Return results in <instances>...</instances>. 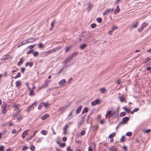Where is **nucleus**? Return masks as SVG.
<instances>
[{"label": "nucleus", "mask_w": 151, "mask_h": 151, "mask_svg": "<svg viewBox=\"0 0 151 151\" xmlns=\"http://www.w3.org/2000/svg\"><path fill=\"white\" fill-rule=\"evenodd\" d=\"M58 143L59 144V146L61 147H64L65 146V143L61 144L59 143V142H58Z\"/></svg>", "instance_id": "nucleus-36"}, {"label": "nucleus", "mask_w": 151, "mask_h": 151, "mask_svg": "<svg viewBox=\"0 0 151 151\" xmlns=\"http://www.w3.org/2000/svg\"><path fill=\"white\" fill-rule=\"evenodd\" d=\"M88 111V108L86 107H85L82 112V114H83L87 112Z\"/></svg>", "instance_id": "nucleus-26"}, {"label": "nucleus", "mask_w": 151, "mask_h": 151, "mask_svg": "<svg viewBox=\"0 0 151 151\" xmlns=\"http://www.w3.org/2000/svg\"><path fill=\"white\" fill-rule=\"evenodd\" d=\"M99 91L101 93H104L106 91V90L105 88H103L99 89Z\"/></svg>", "instance_id": "nucleus-33"}, {"label": "nucleus", "mask_w": 151, "mask_h": 151, "mask_svg": "<svg viewBox=\"0 0 151 151\" xmlns=\"http://www.w3.org/2000/svg\"><path fill=\"white\" fill-rule=\"evenodd\" d=\"M66 82V81L65 79H63L61 80V81L59 82V85H62L63 84Z\"/></svg>", "instance_id": "nucleus-23"}, {"label": "nucleus", "mask_w": 151, "mask_h": 151, "mask_svg": "<svg viewBox=\"0 0 151 151\" xmlns=\"http://www.w3.org/2000/svg\"><path fill=\"white\" fill-rule=\"evenodd\" d=\"M29 131V130H27L24 131L22 134V138L23 139H24L25 137V136L27 135L28 134V132Z\"/></svg>", "instance_id": "nucleus-15"}, {"label": "nucleus", "mask_w": 151, "mask_h": 151, "mask_svg": "<svg viewBox=\"0 0 151 151\" xmlns=\"http://www.w3.org/2000/svg\"><path fill=\"white\" fill-rule=\"evenodd\" d=\"M145 61L144 62V63H147L148 61L151 60V58L147 57L145 59Z\"/></svg>", "instance_id": "nucleus-43"}, {"label": "nucleus", "mask_w": 151, "mask_h": 151, "mask_svg": "<svg viewBox=\"0 0 151 151\" xmlns=\"http://www.w3.org/2000/svg\"><path fill=\"white\" fill-rule=\"evenodd\" d=\"M71 48V46L69 47H65V51L66 52H67L69 50H70Z\"/></svg>", "instance_id": "nucleus-35"}, {"label": "nucleus", "mask_w": 151, "mask_h": 151, "mask_svg": "<svg viewBox=\"0 0 151 151\" xmlns=\"http://www.w3.org/2000/svg\"><path fill=\"white\" fill-rule=\"evenodd\" d=\"M151 132V130L150 129H149L146 130H144V132L145 133H150Z\"/></svg>", "instance_id": "nucleus-47"}, {"label": "nucleus", "mask_w": 151, "mask_h": 151, "mask_svg": "<svg viewBox=\"0 0 151 151\" xmlns=\"http://www.w3.org/2000/svg\"><path fill=\"white\" fill-rule=\"evenodd\" d=\"M49 81L47 80L45 81L43 85L39 87V89H41L47 87L48 86Z\"/></svg>", "instance_id": "nucleus-6"}, {"label": "nucleus", "mask_w": 151, "mask_h": 151, "mask_svg": "<svg viewBox=\"0 0 151 151\" xmlns=\"http://www.w3.org/2000/svg\"><path fill=\"white\" fill-rule=\"evenodd\" d=\"M55 23V21H52L51 22V27H53Z\"/></svg>", "instance_id": "nucleus-61"}, {"label": "nucleus", "mask_w": 151, "mask_h": 151, "mask_svg": "<svg viewBox=\"0 0 151 151\" xmlns=\"http://www.w3.org/2000/svg\"><path fill=\"white\" fill-rule=\"evenodd\" d=\"M38 130H35L34 132V133H33V134L32 135V136L33 137H34L35 135V134L36 133H37L38 132Z\"/></svg>", "instance_id": "nucleus-60"}, {"label": "nucleus", "mask_w": 151, "mask_h": 151, "mask_svg": "<svg viewBox=\"0 0 151 151\" xmlns=\"http://www.w3.org/2000/svg\"><path fill=\"white\" fill-rule=\"evenodd\" d=\"M125 137L124 136H123L121 137L120 141L121 142H123L125 141Z\"/></svg>", "instance_id": "nucleus-38"}, {"label": "nucleus", "mask_w": 151, "mask_h": 151, "mask_svg": "<svg viewBox=\"0 0 151 151\" xmlns=\"http://www.w3.org/2000/svg\"><path fill=\"white\" fill-rule=\"evenodd\" d=\"M70 105H67L65 106H64L60 108L58 111H60L62 113L64 112L67 109V108Z\"/></svg>", "instance_id": "nucleus-7"}, {"label": "nucleus", "mask_w": 151, "mask_h": 151, "mask_svg": "<svg viewBox=\"0 0 151 151\" xmlns=\"http://www.w3.org/2000/svg\"><path fill=\"white\" fill-rule=\"evenodd\" d=\"M4 147L3 146H0V151H4Z\"/></svg>", "instance_id": "nucleus-58"}, {"label": "nucleus", "mask_w": 151, "mask_h": 151, "mask_svg": "<svg viewBox=\"0 0 151 151\" xmlns=\"http://www.w3.org/2000/svg\"><path fill=\"white\" fill-rule=\"evenodd\" d=\"M88 8H87V9H88V10H89L91 9V8H92V6H91V3L89 2L88 3Z\"/></svg>", "instance_id": "nucleus-45"}, {"label": "nucleus", "mask_w": 151, "mask_h": 151, "mask_svg": "<svg viewBox=\"0 0 151 151\" xmlns=\"http://www.w3.org/2000/svg\"><path fill=\"white\" fill-rule=\"evenodd\" d=\"M2 109L1 111L4 114H5L7 111L6 109L7 106L6 103H3L1 106Z\"/></svg>", "instance_id": "nucleus-5"}, {"label": "nucleus", "mask_w": 151, "mask_h": 151, "mask_svg": "<svg viewBox=\"0 0 151 151\" xmlns=\"http://www.w3.org/2000/svg\"><path fill=\"white\" fill-rule=\"evenodd\" d=\"M21 106V105L19 104H14V106H13L14 108V110H16L17 109H19V108Z\"/></svg>", "instance_id": "nucleus-14"}, {"label": "nucleus", "mask_w": 151, "mask_h": 151, "mask_svg": "<svg viewBox=\"0 0 151 151\" xmlns=\"http://www.w3.org/2000/svg\"><path fill=\"white\" fill-rule=\"evenodd\" d=\"M37 105V102L36 101H35L27 107V111L29 112L31 110L33 109L34 107L35 106Z\"/></svg>", "instance_id": "nucleus-3"}, {"label": "nucleus", "mask_w": 151, "mask_h": 151, "mask_svg": "<svg viewBox=\"0 0 151 151\" xmlns=\"http://www.w3.org/2000/svg\"><path fill=\"white\" fill-rule=\"evenodd\" d=\"M20 70L22 73H24L25 70V68L24 67H22L21 68Z\"/></svg>", "instance_id": "nucleus-54"}, {"label": "nucleus", "mask_w": 151, "mask_h": 151, "mask_svg": "<svg viewBox=\"0 0 151 151\" xmlns=\"http://www.w3.org/2000/svg\"><path fill=\"white\" fill-rule=\"evenodd\" d=\"M126 115V113L124 112H121L120 114V116L121 117H122Z\"/></svg>", "instance_id": "nucleus-40"}, {"label": "nucleus", "mask_w": 151, "mask_h": 151, "mask_svg": "<svg viewBox=\"0 0 151 151\" xmlns=\"http://www.w3.org/2000/svg\"><path fill=\"white\" fill-rule=\"evenodd\" d=\"M28 89L29 90L30 92L29 93V95L30 96H32L33 95H34L35 94L34 93V91L31 90V89L29 87H28Z\"/></svg>", "instance_id": "nucleus-19"}, {"label": "nucleus", "mask_w": 151, "mask_h": 151, "mask_svg": "<svg viewBox=\"0 0 151 151\" xmlns=\"http://www.w3.org/2000/svg\"><path fill=\"white\" fill-rule=\"evenodd\" d=\"M114 10V9H107L103 13V15L105 16L108 14L110 12H112Z\"/></svg>", "instance_id": "nucleus-8"}, {"label": "nucleus", "mask_w": 151, "mask_h": 151, "mask_svg": "<svg viewBox=\"0 0 151 151\" xmlns=\"http://www.w3.org/2000/svg\"><path fill=\"white\" fill-rule=\"evenodd\" d=\"M49 116V115L47 114H45L44 115H43L42 117H41V119L43 120H44L48 118Z\"/></svg>", "instance_id": "nucleus-13"}, {"label": "nucleus", "mask_w": 151, "mask_h": 151, "mask_svg": "<svg viewBox=\"0 0 151 151\" xmlns=\"http://www.w3.org/2000/svg\"><path fill=\"white\" fill-rule=\"evenodd\" d=\"M78 53L77 52H74L72 53L70 56H69L65 59L64 61L65 63H66L70 61L74 57L75 55H77Z\"/></svg>", "instance_id": "nucleus-2"}, {"label": "nucleus", "mask_w": 151, "mask_h": 151, "mask_svg": "<svg viewBox=\"0 0 151 151\" xmlns=\"http://www.w3.org/2000/svg\"><path fill=\"white\" fill-rule=\"evenodd\" d=\"M30 149L32 151H34L35 150V147L33 145H31L30 147Z\"/></svg>", "instance_id": "nucleus-41"}, {"label": "nucleus", "mask_w": 151, "mask_h": 151, "mask_svg": "<svg viewBox=\"0 0 151 151\" xmlns=\"http://www.w3.org/2000/svg\"><path fill=\"white\" fill-rule=\"evenodd\" d=\"M138 25V22H137L135 24L133 25L132 27V28L137 27Z\"/></svg>", "instance_id": "nucleus-46"}, {"label": "nucleus", "mask_w": 151, "mask_h": 151, "mask_svg": "<svg viewBox=\"0 0 151 151\" xmlns=\"http://www.w3.org/2000/svg\"><path fill=\"white\" fill-rule=\"evenodd\" d=\"M15 83L16 87H20L22 85V83L20 81H17Z\"/></svg>", "instance_id": "nucleus-18"}, {"label": "nucleus", "mask_w": 151, "mask_h": 151, "mask_svg": "<svg viewBox=\"0 0 151 151\" xmlns=\"http://www.w3.org/2000/svg\"><path fill=\"white\" fill-rule=\"evenodd\" d=\"M119 99L122 102H127V101L125 99V98L123 96H119Z\"/></svg>", "instance_id": "nucleus-12"}, {"label": "nucleus", "mask_w": 151, "mask_h": 151, "mask_svg": "<svg viewBox=\"0 0 151 151\" xmlns=\"http://www.w3.org/2000/svg\"><path fill=\"white\" fill-rule=\"evenodd\" d=\"M73 116V113L72 112H70L69 114L68 115V118L69 119H72Z\"/></svg>", "instance_id": "nucleus-25"}, {"label": "nucleus", "mask_w": 151, "mask_h": 151, "mask_svg": "<svg viewBox=\"0 0 151 151\" xmlns=\"http://www.w3.org/2000/svg\"><path fill=\"white\" fill-rule=\"evenodd\" d=\"M86 133V132L84 130H83L81 131V135H84Z\"/></svg>", "instance_id": "nucleus-59"}, {"label": "nucleus", "mask_w": 151, "mask_h": 151, "mask_svg": "<svg viewBox=\"0 0 151 151\" xmlns=\"http://www.w3.org/2000/svg\"><path fill=\"white\" fill-rule=\"evenodd\" d=\"M36 45V44H35L34 45H31L29 46V47H28V48H29L30 49H32L34 47H35V46Z\"/></svg>", "instance_id": "nucleus-51"}, {"label": "nucleus", "mask_w": 151, "mask_h": 151, "mask_svg": "<svg viewBox=\"0 0 151 151\" xmlns=\"http://www.w3.org/2000/svg\"><path fill=\"white\" fill-rule=\"evenodd\" d=\"M28 148V147L25 146H23L22 148V150H25L27 149Z\"/></svg>", "instance_id": "nucleus-63"}, {"label": "nucleus", "mask_w": 151, "mask_h": 151, "mask_svg": "<svg viewBox=\"0 0 151 151\" xmlns=\"http://www.w3.org/2000/svg\"><path fill=\"white\" fill-rule=\"evenodd\" d=\"M86 46V44H83L81 45L80 46V48H81L82 49H83Z\"/></svg>", "instance_id": "nucleus-39"}, {"label": "nucleus", "mask_w": 151, "mask_h": 151, "mask_svg": "<svg viewBox=\"0 0 151 151\" xmlns=\"http://www.w3.org/2000/svg\"><path fill=\"white\" fill-rule=\"evenodd\" d=\"M51 129L52 131V133L53 134V135H55L56 134V132H55V130H54L53 127H52L51 128Z\"/></svg>", "instance_id": "nucleus-53"}, {"label": "nucleus", "mask_w": 151, "mask_h": 151, "mask_svg": "<svg viewBox=\"0 0 151 151\" xmlns=\"http://www.w3.org/2000/svg\"><path fill=\"white\" fill-rule=\"evenodd\" d=\"M42 103H43V106H44L45 108H47L50 105L49 104H48L47 103H45L44 102H42Z\"/></svg>", "instance_id": "nucleus-31"}, {"label": "nucleus", "mask_w": 151, "mask_h": 151, "mask_svg": "<svg viewBox=\"0 0 151 151\" xmlns=\"http://www.w3.org/2000/svg\"><path fill=\"white\" fill-rule=\"evenodd\" d=\"M148 23L144 22L142 24L141 27L144 29L145 27L148 25Z\"/></svg>", "instance_id": "nucleus-32"}, {"label": "nucleus", "mask_w": 151, "mask_h": 151, "mask_svg": "<svg viewBox=\"0 0 151 151\" xmlns=\"http://www.w3.org/2000/svg\"><path fill=\"white\" fill-rule=\"evenodd\" d=\"M121 82V81L120 80H117L116 81V83L117 84L119 85L120 83Z\"/></svg>", "instance_id": "nucleus-64"}, {"label": "nucleus", "mask_w": 151, "mask_h": 151, "mask_svg": "<svg viewBox=\"0 0 151 151\" xmlns=\"http://www.w3.org/2000/svg\"><path fill=\"white\" fill-rule=\"evenodd\" d=\"M36 40L35 38L31 37L30 38L27 39V41L29 43H32L34 42Z\"/></svg>", "instance_id": "nucleus-11"}, {"label": "nucleus", "mask_w": 151, "mask_h": 151, "mask_svg": "<svg viewBox=\"0 0 151 151\" xmlns=\"http://www.w3.org/2000/svg\"><path fill=\"white\" fill-rule=\"evenodd\" d=\"M96 24L95 23H93L91 24V28H95L96 27Z\"/></svg>", "instance_id": "nucleus-50"}, {"label": "nucleus", "mask_w": 151, "mask_h": 151, "mask_svg": "<svg viewBox=\"0 0 151 151\" xmlns=\"http://www.w3.org/2000/svg\"><path fill=\"white\" fill-rule=\"evenodd\" d=\"M17 132L16 129H14L12 130V134H15L16 133L17 134Z\"/></svg>", "instance_id": "nucleus-55"}, {"label": "nucleus", "mask_w": 151, "mask_h": 151, "mask_svg": "<svg viewBox=\"0 0 151 151\" xmlns=\"http://www.w3.org/2000/svg\"><path fill=\"white\" fill-rule=\"evenodd\" d=\"M23 117V115H21L17 118V120L20 121Z\"/></svg>", "instance_id": "nucleus-27"}, {"label": "nucleus", "mask_w": 151, "mask_h": 151, "mask_svg": "<svg viewBox=\"0 0 151 151\" xmlns=\"http://www.w3.org/2000/svg\"><path fill=\"white\" fill-rule=\"evenodd\" d=\"M33 65V63L31 62H27L25 63V66H29L30 67L32 66Z\"/></svg>", "instance_id": "nucleus-20"}, {"label": "nucleus", "mask_w": 151, "mask_h": 151, "mask_svg": "<svg viewBox=\"0 0 151 151\" xmlns=\"http://www.w3.org/2000/svg\"><path fill=\"white\" fill-rule=\"evenodd\" d=\"M43 139V138L42 137V138H40V137H39L38 138L37 141H36V142L37 143H40L41 142V141H42V140Z\"/></svg>", "instance_id": "nucleus-37"}, {"label": "nucleus", "mask_w": 151, "mask_h": 151, "mask_svg": "<svg viewBox=\"0 0 151 151\" xmlns=\"http://www.w3.org/2000/svg\"><path fill=\"white\" fill-rule=\"evenodd\" d=\"M126 135L128 136H131L132 135V134L131 132H129L127 133Z\"/></svg>", "instance_id": "nucleus-52"}, {"label": "nucleus", "mask_w": 151, "mask_h": 151, "mask_svg": "<svg viewBox=\"0 0 151 151\" xmlns=\"http://www.w3.org/2000/svg\"><path fill=\"white\" fill-rule=\"evenodd\" d=\"M143 29L141 27H140L138 29V31L139 32H141L143 31Z\"/></svg>", "instance_id": "nucleus-56"}, {"label": "nucleus", "mask_w": 151, "mask_h": 151, "mask_svg": "<svg viewBox=\"0 0 151 151\" xmlns=\"http://www.w3.org/2000/svg\"><path fill=\"white\" fill-rule=\"evenodd\" d=\"M68 126L66 124L65 125V127H64L63 128V130L64 132H63V133L65 134L67 133V131L68 129Z\"/></svg>", "instance_id": "nucleus-16"}, {"label": "nucleus", "mask_w": 151, "mask_h": 151, "mask_svg": "<svg viewBox=\"0 0 151 151\" xmlns=\"http://www.w3.org/2000/svg\"><path fill=\"white\" fill-rule=\"evenodd\" d=\"M113 115V114L111 113V111H108L107 112L106 114V115H105L106 118V119H107L108 118V116H109V118L111 116H112Z\"/></svg>", "instance_id": "nucleus-10"}, {"label": "nucleus", "mask_w": 151, "mask_h": 151, "mask_svg": "<svg viewBox=\"0 0 151 151\" xmlns=\"http://www.w3.org/2000/svg\"><path fill=\"white\" fill-rule=\"evenodd\" d=\"M116 134V133L115 132L112 133L109 135L108 138H110L114 137L115 136Z\"/></svg>", "instance_id": "nucleus-30"}, {"label": "nucleus", "mask_w": 151, "mask_h": 151, "mask_svg": "<svg viewBox=\"0 0 151 151\" xmlns=\"http://www.w3.org/2000/svg\"><path fill=\"white\" fill-rule=\"evenodd\" d=\"M120 10V9L119 8V6H117L116 7V8L115 9L114 11V12L115 14H117L118 13Z\"/></svg>", "instance_id": "nucleus-22"}, {"label": "nucleus", "mask_w": 151, "mask_h": 151, "mask_svg": "<svg viewBox=\"0 0 151 151\" xmlns=\"http://www.w3.org/2000/svg\"><path fill=\"white\" fill-rule=\"evenodd\" d=\"M47 131L45 130H43L41 132V134L44 135H46L47 134Z\"/></svg>", "instance_id": "nucleus-29"}, {"label": "nucleus", "mask_w": 151, "mask_h": 151, "mask_svg": "<svg viewBox=\"0 0 151 151\" xmlns=\"http://www.w3.org/2000/svg\"><path fill=\"white\" fill-rule=\"evenodd\" d=\"M29 43L27 41V40L25 41H24L22 42V45H24L27 44Z\"/></svg>", "instance_id": "nucleus-44"}, {"label": "nucleus", "mask_w": 151, "mask_h": 151, "mask_svg": "<svg viewBox=\"0 0 151 151\" xmlns=\"http://www.w3.org/2000/svg\"><path fill=\"white\" fill-rule=\"evenodd\" d=\"M43 46V45L42 43H39L38 44V46L40 48L42 47Z\"/></svg>", "instance_id": "nucleus-62"}, {"label": "nucleus", "mask_w": 151, "mask_h": 151, "mask_svg": "<svg viewBox=\"0 0 151 151\" xmlns=\"http://www.w3.org/2000/svg\"><path fill=\"white\" fill-rule=\"evenodd\" d=\"M60 47H58L50 50L42 52L41 53V55L42 57H44L52 53L60 50Z\"/></svg>", "instance_id": "nucleus-1"}, {"label": "nucleus", "mask_w": 151, "mask_h": 151, "mask_svg": "<svg viewBox=\"0 0 151 151\" xmlns=\"http://www.w3.org/2000/svg\"><path fill=\"white\" fill-rule=\"evenodd\" d=\"M67 150L68 151H73V150L70 148V146H68L67 148Z\"/></svg>", "instance_id": "nucleus-57"}, {"label": "nucleus", "mask_w": 151, "mask_h": 151, "mask_svg": "<svg viewBox=\"0 0 151 151\" xmlns=\"http://www.w3.org/2000/svg\"><path fill=\"white\" fill-rule=\"evenodd\" d=\"M139 110V109L138 108H135L133 109V110L132 111H131V114H133L134 112L137 111Z\"/></svg>", "instance_id": "nucleus-34"}, {"label": "nucleus", "mask_w": 151, "mask_h": 151, "mask_svg": "<svg viewBox=\"0 0 151 151\" xmlns=\"http://www.w3.org/2000/svg\"><path fill=\"white\" fill-rule=\"evenodd\" d=\"M33 55L35 57H36L38 56V52H33Z\"/></svg>", "instance_id": "nucleus-49"}, {"label": "nucleus", "mask_w": 151, "mask_h": 151, "mask_svg": "<svg viewBox=\"0 0 151 151\" xmlns=\"http://www.w3.org/2000/svg\"><path fill=\"white\" fill-rule=\"evenodd\" d=\"M102 20V19L101 18H97L96 21L99 23H100L101 22Z\"/></svg>", "instance_id": "nucleus-48"}, {"label": "nucleus", "mask_w": 151, "mask_h": 151, "mask_svg": "<svg viewBox=\"0 0 151 151\" xmlns=\"http://www.w3.org/2000/svg\"><path fill=\"white\" fill-rule=\"evenodd\" d=\"M129 118L128 117H124L123 118L122 121L120 122V124H125L129 120Z\"/></svg>", "instance_id": "nucleus-9"}, {"label": "nucleus", "mask_w": 151, "mask_h": 151, "mask_svg": "<svg viewBox=\"0 0 151 151\" xmlns=\"http://www.w3.org/2000/svg\"><path fill=\"white\" fill-rule=\"evenodd\" d=\"M43 103L41 102L39 105L38 106V109L39 110H40L41 109L42 107L43 106Z\"/></svg>", "instance_id": "nucleus-42"}, {"label": "nucleus", "mask_w": 151, "mask_h": 151, "mask_svg": "<svg viewBox=\"0 0 151 151\" xmlns=\"http://www.w3.org/2000/svg\"><path fill=\"white\" fill-rule=\"evenodd\" d=\"M101 102V100L100 99L98 98L96 99L95 100L92 101L91 102V104L92 106H94L97 104H99Z\"/></svg>", "instance_id": "nucleus-4"}, {"label": "nucleus", "mask_w": 151, "mask_h": 151, "mask_svg": "<svg viewBox=\"0 0 151 151\" xmlns=\"http://www.w3.org/2000/svg\"><path fill=\"white\" fill-rule=\"evenodd\" d=\"M81 106H80L77 108L76 111V112L77 114H78L80 112L81 110Z\"/></svg>", "instance_id": "nucleus-21"}, {"label": "nucleus", "mask_w": 151, "mask_h": 151, "mask_svg": "<svg viewBox=\"0 0 151 151\" xmlns=\"http://www.w3.org/2000/svg\"><path fill=\"white\" fill-rule=\"evenodd\" d=\"M109 149L111 151H117V150L116 148L114 146L111 147L109 148Z\"/></svg>", "instance_id": "nucleus-28"}, {"label": "nucleus", "mask_w": 151, "mask_h": 151, "mask_svg": "<svg viewBox=\"0 0 151 151\" xmlns=\"http://www.w3.org/2000/svg\"><path fill=\"white\" fill-rule=\"evenodd\" d=\"M21 111V110L18 109V110H17L16 113H14L12 115L13 118H15V117H16L17 116V115Z\"/></svg>", "instance_id": "nucleus-17"}, {"label": "nucleus", "mask_w": 151, "mask_h": 151, "mask_svg": "<svg viewBox=\"0 0 151 151\" xmlns=\"http://www.w3.org/2000/svg\"><path fill=\"white\" fill-rule=\"evenodd\" d=\"M24 60L22 58H21L20 59V61L18 62L17 65L18 66H20L23 62Z\"/></svg>", "instance_id": "nucleus-24"}]
</instances>
